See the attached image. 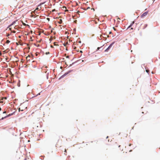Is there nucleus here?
I'll list each match as a JSON object with an SVG mask.
<instances>
[{"label": "nucleus", "instance_id": "1", "mask_svg": "<svg viewBox=\"0 0 160 160\" xmlns=\"http://www.w3.org/2000/svg\"><path fill=\"white\" fill-rule=\"evenodd\" d=\"M115 42H112L111 43L109 46L108 47V48L106 49L105 51L104 52H108V50L111 48L112 46L114 44Z\"/></svg>", "mask_w": 160, "mask_h": 160}, {"label": "nucleus", "instance_id": "2", "mask_svg": "<svg viewBox=\"0 0 160 160\" xmlns=\"http://www.w3.org/2000/svg\"><path fill=\"white\" fill-rule=\"evenodd\" d=\"M148 13V12L147 11L143 13L141 16V18H143L147 15Z\"/></svg>", "mask_w": 160, "mask_h": 160}, {"label": "nucleus", "instance_id": "3", "mask_svg": "<svg viewBox=\"0 0 160 160\" xmlns=\"http://www.w3.org/2000/svg\"><path fill=\"white\" fill-rule=\"evenodd\" d=\"M80 61V60H77V61L74 62H73V63H72L71 64H70L69 66L68 67V68L70 67H71L72 66V65H74L75 63H76L78 62H79V61Z\"/></svg>", "mask_w": 160, "mask_h": 160}, {"label": "nucleus", "instance_id": "4", "mask_svg": "<svg viewBox=\"0 0 160 160\" xmlns=\"http://www.w3.org/2000/svg\"><path fill=\"white\" fill-rule=\"evenodd\" d=\"M135 23V21H133L131 24H130L128 26V27L127 29H129L130 28H131V27L133 25V24Z\"/></svg>", "mask_w": 160, "mask_h": 160}, {"label": "nucleus", "instance_id": "5", "mask_svg": "<svg viewBox=\"0 0 160 160\" xmlns=\"http://www.w3.org/2000/svg\"><path fill=\"white\" fill-rule=\"evenodd\" d=\"M16 21H13L11 24H10L8 26V27H10L15 24L16 22Z\"/></svg>", "mask_w": 160, "mask_h": 160}, {"label": "nucleus", "instance_id": "6", "mask_svg": "<svg viewBox=\"0 0 160 160\" xmlns=\"http://www.w3.org/2000/svg\"><path fill=\"white\" fill-rule=\"evenodd\" d=\"M145 69L146 70V72L149 74V73L150 72L149 70H148V68L146 67H145Z\"/></svg>", "mask_w": 160, "mask_h": 160}, {"label": "nucleus", "instance_id": "7", "mask_svg": "<svg viewBox=\"0 0 160 160\" xmlns=\"http://www.w3.org/2000/svg\"><path fill=\"white\" fill-rule=\"evenodd\" d=\"M72 71H73V70H71L68 71L67 72L65 73L67 75H68V74H69V73H70V72H72Z\"/></svg>", "mask_w": 160, "mask_h": 160}, {"label": "nucleus", "instance_id": "8", "mask_svg": "<svg viewBox=\"0 0 160 160\" xmlns=\"http://www.w3.org/2000/svg\"><path fill=\"white\" fill-rule=\"evenodd\" d=\"M45 2H42L40 3L38 5V7H40V6H41V5H42V4H44Z\"/></svg>", "mask_w": 160, "mask_h": 160}, {"label": "nucleus", "instance_id": "9", "mask_svg": "<svg viewBox=\"0 0 160 160\" xmlns=\"http://www.w3.org/2000/svg\"><path fill=\"white\" fill-rule=\"evenodd\" d=\"M100 37H101L102 39L103 38L104 40H107V38L103 37L102 35H100Z\"/></svg>", "mask_w": 160, "mask_h": 160}, {"label": "nucleus", "instance_id": "10", "mask_svg": "<svg viewBox=\"0 0 160 160\" xmlns=\"http://www.w3.org/2000/svg\"><path fill=\"white\" fill-rule=\"evenodd\" d=\"M20 81L19 80H18V84H17V85L18 86V87H20Z\"/></svg>", "mask_w": 160, "mask_h": 160}, {"label": "nucleus", "instance_id": "11", "mask_svg": "<svg viewBox=\"0 0 160 160\" xmlns=\"http://www.w3.org/2000/svg\"><path fill=\"white\" fill-rule=\"evenodd\" d=\"M30 57H31V56L30 55H28V56L26 57V59H27V61H30V59H28V58H30Z\"/></svg>", "mask_w": 160, "mask_h": 160}, {"label": "nucleus", "instance_id": "12", "mask_svg": "<svg viewBox=\"0 0 160 160\" xmlns=\"http://www.w3.org/2000/svg\"><path fill=\"white\" fill-rule=\"evenodd\" d=\"M90 8L89 7H88V8H83V9L85 10H86L89 9H90Z\"/></svg>", "mask_w": 160, "mask_h": 160}, {"label": "nucleus", "instance_id": "13", "mask_svg": "<svg viewBox=\"0 0 160 160\" xmlns=\"http://www.w3.org/2000/svg\"><path fill=\"white\" fill-rule=\"evenodd\" d=\"M104 45H102V46H101V47H100V48H101L100 49V50H99V51H102L103 49V48H102V47H103V46Z\"/></svg>", "mask_w": 160, "mask_h": 160}, {"label": "nucleus", "instance_id": "14", "mask_svg": "<svg viewBox=\"0 0 160 160\" xmlns=\"http://www.w3.org/2000/svg\"><path fill=\"white\" fill-rule=\"evenodd\" d=\"M49 73V71L47 73V74H46V78H47V79L48 78Z\"/></svg>", "mask_w": 160, "mask_h": 160}, {"label": "nucleus", "instance_id": "15", "mask_svg": "<svg viewBox=\"0 0 160 160\" xmlns=\"http://www.w3.org/2000/svg\"><path fill=\"white\" fill-rule=\"evenodd\" d=\"M148 26V24H145L144 25V26L143 28V29H145Z\"/></svg>", "mask_w": 160, "mask_h": 160}, {"label": "nucleus", "instance_id": "16", "mask_svg": "<svg viewBox=\"0 0 160 160\" xmlns=\"http://www.w3.org/2000/svg\"><path fill=\"white\" fill-rule=\"evenodd\" d=\"M67 75L66 74V73H65L64 74H63L62 76H62V78H63L64 77H65Z\"/></svg>", "mask_w": 160, "mask_h": 160}, {"label": "nucleus", "instance_id": "17", "mask_svg": "<svg viewBox=\"0 0 160 160\" xmlns=\"http://www.w3.org/2000/svg\"><path fill=\"white\" fill-rule=\"evenodd\" d=\"M101 48H100V47H98L97 48L96 50V51H99V50Z\"/></svg>", "mask_w": 160, "mask_h": 160}, {"label": "nucleus", "instance_id": "18", "mask_svg": "<svg viewBox=\"0 0 160 160\" xmlns=\"http://www.w3.org/2000/svg\"><path fill=\"white\" fill-rule=\"evenodd\" d=\"M10 42V41H9V40H7L6 41V43H7V44L9 43Z\"/></svg>", "mask_w": 160, "mask_h": 160}, {"label": "nucleus", "instance_id": "19", "mask_svg": "<svg viewBox=\"0 0 160 160\" xmlns=\"http://www.w3.org/2000/svg\"><path fill=\"white\" fill-rule=\"evenodd\" d=\"M7 116H8V117H9L12 116V114H11V113L9 114Z\"/></svg>", "mask_w": 160, "mask_h": 160}, {"label": "nucleus", "instance_id": "20", "mask_svg": "<svg viewBox=\"0 0 160 160\" xmlns=\"http://www.w3.org/2000/svg\"><path fill=\"white\" fill-rule=\"evenodd\" d=\"M5 119L4 117H2V118L1 119H0V120H3V119Z\"/></svg>", "mask_w": 160, "mask_h": 160}, {"label": "nucleus", "instance_id": "21", "mask_svg": "<svg viewBox=\"0 0 160 160\" xmlns=\"http://www.w3.org/2000/svg\"><path fill=\"white\" fill-rule=\"evenodd\" d=\"M40 93H41V92H40V93H38V94L36 95L35 96V97H37V96H38V95H40Z\"/></svg>", "mask_w": 160, "mask_h": 160}, {"label": "nucleus", "instance_id": "22", "mask_svg": "<svg viewBox=\"0 0 160 160\" xmlns=\"http://www.w3.org/2000/svg\"><path fill=\"white\" fill-rule=\"evenodd\" d=\"M46 19H47V20H48V21H50V18H46Z\"/></svg>", "mask_w": 160, "mask_h": 160}, {"label": "nucleus", "instance_id": "23", "mask_svg": "<svg viewBox=\"0 0 160 160\" xmlns=\"http://www.w3.org/2000/svg\"><path fill=\"white\" fill-rule=\"evenodd\" d=\"M15 112L14 111V112H13L12 113H11V114H12V115H13V114H14L15 113Z\"/></svg>", "mask_w": 160, "mask_h": 160}, {"label": "nucleus", "instance_id": "24", "mask_svg": "<svg viewBox=\"0 0 160 160\" xmlns=\"http://www.w3.org/2000/svg\"><path fill=\"white\" fill-rule=\"evenodd\" d=\"M98 39L100 40H101L102 39L101 37H98Z\"/></svg>", "mask_w": 160, "mask_h": 160}, {"label": "nucleus", "instance_id": "25", "mask_svg": "<svg viewBox=\"0 0 160 160\" xmlns=\"http://www.w3.org/2000/svg\"><path fill=\"white\" fill-rule=\"evenodd\" d=\"M23 109L22 110H20V108H19V109H18V111H19V112H20V111H23Z\"/></svg>", "mask_w": 160, "mask_h": 160}, {"label": "nucleus", "instance_id": "26", "mask_svg": "<svg viewBox=\"0 0 160 160\" xmlns=\"http://www.w3.org/2000/svg\"><path fill=\"white\" fill-rule=\"evenodd\" d=\"M113 29L115 31H116V29L114 27H113Z\"/></svg>", "mask_w": 160, "mask_h": 160}, {"label": "nucleus", "instance_id": "27", "mask_svg": "<svg viewBox=\"0 0 160 160\" xmlns=\"http://www.w3.org/2000/svg\"><path fill=\"white\" fill-rule=\"evenodd\" d=\"M4 117V118H5H5H8V116H7V115H6V116H5V117Z\"/></svg>", "mask_w": 160, "mask_h": 160}, {"label": "nucleus", "instance_id": "28", "mask_svg": "<svg viewBox=\"0 0 160 160\" xmlns=\"http://www.w3.org/2000/svg\"><path fill=\"white\" fill-rule=\"evenodd\" d=\"M62 78V76H61L58 79L59 80H60Z\"/></svg>", "mask_w": 160, "mask_h": 160}, {"label": "nucleus", "instance_id": "29", "mask_svg": "<svg viewBox=\"0 0 160 160\" xmlns=\"http://www.w3.org/2000/svg\"><path fill=\"white\" fill-rule=\"evenodd\" d=\"M49 52H46V54L47 55L48 54H49Z\"/></svg>", "mask_w": 160, "mask_h": 160}, {"label": "nucleus", "instance_id": "30", "mask_svg": "<svg viewBox=\"0 0 160 160\" xmlns=\"http://www.w3.org/2000/svg\"><path fill=\"white\" fill-rule=\"evenodd\" d=\"M111 33H112V32H111V31H110V32H109V34H111Z\"/></svg>", "mask_w": 160, "mask_h": 160}, {"label": "nucleus", "instance_id": "31", "mask_svg": "<svg viewBox=\"0 0 160 160\" xmlns=\"http://www.w3.org/2000/svg\"><path fill=\"white\" fill-rule=\"evenodd\" d=\"M80 53H82V50H80Z\"/></svg>", "mask_w": 160, "mask_h": 160}, {"label": "nucleus", "instance_id": "32", "mask_svg": "<svg viewBox=\"0 0 160 160\" xmlns=\"http://www.w3.org/2000/svg\"><path fill=\"white\" fill-rule=\"evenodd\" d=\"M38 7H37L36 9H35V10H38Z\"/></svg>", "mask_w": 160, "mask_h": 160}, {"label": "nucleus", "instance_id": "33", "mask_svg": "<svg viewBox=\"0 0 160 160\" xmlns=\"http://www.w3.org/2000/svg\"><path fill=\"white\" fill-rule=\"evenodd\" d=\"M63 45L64 46H66V44H65V43H64L63 44Z\"/></svg>", "mask_w": 160, "mask_h": 160}, {"label": "nucleus", "instance_id": "34", "mask_svg": "<svg viewBox=\"0 0 160 160\" xmlns=\"http://www.w3.org/2000/svg\"><path fill=\"white\" fill-rule=\"evenodd\" d=\"M106 35L107 36V37H108V38L109 37V35Z\"/></svg>", "mask_w": 160, "mask_h": 160}, {"label": "nucleus", "instance_id": "35", "mask_svg": "<svg viewBox=\"0 0 160 160\" xmlns=\"http://www.w3.org/2000/svg\"><path fill=\"white\" fill-rule=\"evenodd\" d=\"M6 113V111H4V112H3V113Z\"/></svg>", "mask_w": 160, "mask_h": 160}, {"label": "nucleus", "instance_id": "36", "mask_svg": "<svg viewBox=\"0 0 160 160\" xmlns=\"http://www.w3.org/2000/svg\"><path fill=\"white\" fill-rule=\"evenodd\" d=\"M66 58H69V56H67L66 57Z\"/></svg>", "mask_w": 160, "mask_h": 160}, {"label": "nucleus", "instance_id": "37", "mask_svg": "<svg viewBox=\"0 0 160 160\" xmlns=\"http://www.w3.org/2000/svg\"><path fill=\"white\" fill-rule=\"evenodd\" d=\"M2 110L1 108L0 107V111H1Z\"/></svg>", "mask_w": 160, "mask_h": 160}, {"label": "nucleus", "instance_id": "38", "mask_svg": "<svg viewBox=\"0 0 160 160\" xmlns=\"http://www.w3.org/2000/svg\"><path fill=\"white\" fill-rule=\"evenodd\" d=\"M24 160H27V158H25Z\"/></svg>", "mask_w": 160, "mask_h": 160}, {"label": "nucleus", "instance_id": "39", "mask_svg": "<svg viewBox=\"0 0 160 160\" xmlns=\"http://www.w3.org/2000/svg\"><path fill=\"white\" fill-rule=\"evenodd\" d=\"M103 35H104V36H106V35L105 34H103Z\"/></svg>", "mask_w": 160, "mask_h": 160}, {"label": "nucleus", "instance_id": "40", "mask_svg": "<svg viewBox=\"0 0 160 160\" xmlns=\"http://www.w3.org/2000/svg\"><path fill=\"white\" fill-rule=\"evenodd\" d=\"M81 41H80L79 42V43H81Z\"/></svg>", "mask_w": 160, "mask_h": 160}, {"label": "nucleus", "instance_id": "41", "mask_svg": "<svg viewBox=\"0 0 160 160\" xmlns=\"http://www.w3.org/2000/svg\"><path fill=\"white\" fill-rule=\"evenodd\" d=\"M9 35H10V34H8V35H7V36H8Z\"/></svg>", "mask_w": 160, "mask_h": 160}, {"label": "nucleus", "instance_id": "42", "mask_svg": "<svg viewBox=\"0 0 160 160\" xmlns=\"http://www.w3.org/2000/svg\"><path fill=\"white\" fill-rule=\"evenodd\" d=\"M132 150H130L129 151V152H132Z\"/></svg>", "mask_w": 160, "mask_h": 160}, {"label": "nucleus", "instance_id": "43", "mask_svg": "<svg viewBox=\"0 0 160 160\" xmlns=\"http://www.w3.org/2000/svg\"><path fill=\"white\" fill-rule=\"evenodd\" d=\"M152 74H153V73H154L153 72H152Z\"/></svg>", "mask_w": 160, "mask_h": 160}, {"label": "nucleus", "instance_id": "44", "mask_svg": "<svg viewBox=\"0 0 160 160\" xmlns=\"http://www.w3.org/2000/svg\"><path fill=\"white\" fill-rule=\"evenodd\" d=\"M108 138V136H107L106 137V139Z\"/></svg>", "mask_w": 160, "mask_h": 160}, {"label": "nucleus", "instance_id": "45", "mask_svg": "<svg viewBox=\"0 0 160 160\" xmlns=\"http://www.w3.org/2000/svg\"><path fill=\"white\" fill-rule=\"evenodd\" d=\"M131 29H133V28H131Z\"/></svg>", "mask_w": 160, "mask_h": 160}, {"label": "nucleus", "instance_id": "46", "mask_svg": "<svg viewBox=\"0 0 160 160\" xmlns=\"http://www.w3.org/2000/svg\"><path fill=\"white\" fill-rule=\"evenodd\" d=\"M142 113H144V112H142Z\"/></svg>", "mask_w": 160, "mask_h": 160}, {"label": "nucleus", "instance_id": "47", "mask_svg": "<svg viewBox=\"0 0 160 160\" xmlns=\"http://www.w3.org/2000/svg\"><path fill=\"white\" fill-rule=\"evenodd\" d=\"M131 144H130L129 145V146H131Z\"/></svg>", "mask_w": 160, "mask_h": 160}]
</instances>
